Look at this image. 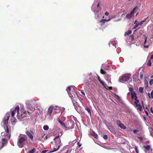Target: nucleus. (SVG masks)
<instances>
[{
    "label": "nucleus",
    "instance_id": "obj_40",
    "mask_svg": "<svg viewBox=\"0 0 153 153\" xmlns=\"http://www.w3.org/2000/svg\"><path fill=\"white\" fill-rule=\"evenodd\" d=\"M152 84H153V79H152L149 81V84L150 85H151Z\"/></svg>",
    "mask_w": 153,
    "mask_h": 153
},
{
    "label": "nucleus",
    "instance_id": "obj_10",
    "mask_svg": "<svg viewBox=\"0 0 153 153\" xmlns=\"http://www.w3.org/2000/svg\"><path fill=\"white\" fill-rule=\"evenodd\" d=\"M71 87H72V86H69L67 88V91L68 94L70 96H72L73 97V96L71 95V91L72 90Z\"/></svg>",
    "mask_w": 153,
    "mask_h": 153
},
{
    "label": "nucleus",
    "instance_id": "obj_38",
    "mask_svg": "<svg viewBox=\"0 0 153 153\" xmlns=\"http://www.w3.org/2000/svg\"><path fill=\"white\" fill-rule=\"evenodd\" d=\"M102 19H101L100 21V22L102 23L101 24V25H104V23H105V22H104V21H102Z\"/></svg>",
    "mask_w": 153,
    "mask_h": 153
},
{
    "label": "nucleus",
    "instance_id": "obj_39",
    "mask_svg": "<svg viewBox=\"0 0 153 153\" xmlns=\"http://www.w3.org/2000/svg\"><path fill=\"white\" fill-rule=\"evenodd\" d=\"M135 150L136 152V153H139L138 150V149L137 147L136 146H135Z\"/></svg>",
    "mask_w": 153,
    "mask_h": 153
},
{
    "label": "nucleus",
    "instance_id": "obj_15",
    "mask_svg": "<svg viewBox=\"0 0 153 153\" xmlns=\"http://www.w3.org/2000/svg\"><path fill=\"white\" fill-rule=\"evenodd\" d=\"M59 135L56 136V137H55V138H54L53 140H55V141H56V143H57V141H56V140H57V139H58V143H60L61 140H60V139H59Z\"/></svg>",
    "mask_w": 153,
    "mask_h": 153
},
{
    "label": "nucleus",
    "instance_id": "obj_36",
    "mask_svg": "<svg viewBox=\"0 0 153 153\" xmlns=\"http://www.w3.org/2000/svg\"><path fill=\"white\" fill-rule=\"evenodd\" d=\"M139 25H140L138 23L136 24V25L134 26V27H133V29H135L137 27H138Z\"/></svg>",
    "mask_w": 153,
    "mask_h": 153
},
{
    "label": "nucleus",
    "instance_id": "obj_22",
    "mask_svg": "<svg viewBox=\"0 0 153 153\" xmlns=\"http://www.w3.org/2000/svg\"><path fill=\"white\" fill-rule=\"evenodd\" d=\"M16 119L15 118H14V119H11V121L12 123V124L13 125H14L15 124V123H16Z\"/></svg>",
    "mask_w": 153,
    "mask_h": 153
},
{
    "label": "nucleus",
    "instance_id": "obj_1",
    "mask_svg": "<svg viewBox=\"0 0 153 153\" xmlns=\"http://www.w3.org/2000/svg\"><path fill=\"white\" fill-rule=\"evenodd\" d=\"M10 117V116L7 115L5 116L4 119L3 120V122L5 126H6V128L5 129V133L6 134V137H8L9 135L10 136V132L9 131V129L7 126V124L8 123V120Z\"/></svg>",
    "mask_w": 153,
    "mask_h": 153
},
{
    "label": "nucleus",
    "instance_id": "obj_31",
    "mask_svg": "<svg viewBox=\"0 0 153 153\" xmlns=\"http://www.w3.org/2000/svg\"><path fill=\"white\" fill-rule=\"evenodd\" d=\"M146 19H145L144 20L140 21L139 23H138L139 25H141L143 24V23L146 21Z\"/></svg>",
    "mask_w": 153,
    "mask_h": 153
},
{
    "label": "nucleus",
    "instance_id": "obj_45",
    "mask_svg": "<svg viewBox=\"0 0 153 153\" xmlns=\"http://www.w3.org/2000/svg\"><path fill=\"white\" fill-rule=\"evenodd\" d=\"M115 96L117 97V99H120V98L116 94H114Z\"/></svg>",
    "mask_w": 153,
    "mask_h": 153
},
{
    "label": "nucleus",
    "instance_id": "obj_34",
    "mask_svg": "<svg viewBox=\"0 0 153 153\" xmlns=\"http://www.w3.org/2000/svg\"><path fill=\"white\" fill-rule=\"evenodd\" d=\"M151 61L150 60H149L148 62V63H147V65L148 66H151Z\"/></svg>",
    "mask_w": 153,
    "mask_h": 153
},
{
    "label": "nucleus",
    "instance_id": "obj_32",
    "mask_svg": "<svg viewBox=\"0 0 153 153\" xmlns=\"http://www.w3.org/2000/svg\"><path fill=\"white\" fill-rule=\"evenodd\" d=\"M97 7L99 9L98 11H96V12L98 13H99V11L101 10V8H100V3H99L97 4Z\"/></svg>",
    "mask_w": 153,
    "mask_h": 153
},
{
    "label": "nucleus",
    "instance_id": "obj_17",
    "mask_svg": "<svg viewBox=\"0 0 153 153\" xmlns=\"http://www.w3.org/2000/svg\"><path fill=\"white\" fill-rule=\"evenodd\" d=\"M133 16V14L131 12L130 13L127 14L126 15V17L127 19H130Z\"/></svg>",
    "mask_w": 153,
    "mask_h": 153
},
{
    "label": "nucleus",
    "instance_id": "obj_18",
    "mask_svg": "<svg viewBox=\"0 0 153 153\" xmlns=\"http://www.w3.org/2000/svg\"><path fill=\"white\" fill-rule=\"evenodd\" d=\"M137 108V109L140 111H141L142 110V108L141 106V105L139 104L137 106H136Z\"/></svg>",
    "mask_w": 153,
    "mask_h": 153
},
{
    "label": "nucleus",
    "instance_id": "obj_42",
    "mask_svg": "<svg viewBox=\"0 0 153 153\" xmlns=\"http://www.w3.org/2000/svg\"><path fill=\"white\" fill-rule=\"evenodd\" d=\"M110 19H102V21H104V22H107L109 21L110 20Z\"/></svg>",
    "mask_w": 153,
    "mask_h": 153
},
{
    "label": "nucleus",
    "instance_id": "obj_61",
    "mask_svg": "<svg viewBox=\"0 0 153 153\" xmlns=\"http://www.w3.org/2000/svg\"><path fill=\"white\" fill-rule=\"evenodd\" d=\"M151 78H153V75L152 76H151Z\"/></svg>",
    "mask_w": 153,
    "mask_h": 153
},
{
    "label": "nucleus",
    "instance_id": "obj_6",
    "mask_svg": "<svg viewBox=\"0 0 153 153\" xmlns=\"http://www.w3.org/2000/svg\"><path fill=\"white\" fill-rule=\"evenodd\" d=\"M33 131H26L25 132L26 134L29 137V138L32 140L33 139Z\"/></svg>",
    "mask_w": 153,
    "mask_h": 153
},
{
    "label": "nucleus",
    "instance_id": "obj_3",
    "mask_svg": "<svg viewBox=\"0 0 153 153\" xmlns=\"http://www.w3.org/2000/svg\"><path fill=\"white\" fill-rule=\"evenodd\" d=\"M24 137H20L17 141V145L19 148H22L25 145V137H27L25 135H23Z\"/></svg>",
    "mask_w": 153,
    "mask_h": 153
},
{
    "label": "nucleus",
    "instance_id": "obj_57",
    "mask_svg": "<svg viewBox=\"0 0 153 153\" xmlns=\"http://www.w3.org/2000/svg\"><path fill=\"white\" fill-rule=\"evenodd\" d=\"M130 91L131 92H132V91H134L132 89V88H130Z\"/></svg>",
    "mask_w": 153,
    "mask_h": 153
},
{
    "label": "nucleus",
    "instance_id": "obj_14",
    "mask_svg": "<svg viewBox=\"0 0 153 153\" xmlns=\"http://www.w3.org/2000/svg\"><path fill=\"white\" fill-rule=\"evenodd\" d=\"M85 109L90 114V116L91 117L92 116V114H91V109L88 107L87 106H86L85 107Z\"/></svg>",
    "mask_w": 153,
    "mask_h": 153
},
{
    "label": "nucleus",
    "instance_id": "obj_21",
    "mask_svg": "<svg viewBox=\"0 0 153 153\" xmlns=\"http://www.w3.org/2000/svg\"><path fill=\"white\" fill-rule=\"evenodd\" d=\"M131 32L132 31L131 30H128L125 33V36L131 34Z\"/></svg>",
    "mask_w": 153,
    "mask_h": 153
},
{
    "label": "nucleus",
    "instance_id": "obj_54",
    "mask_svg": "<svg viewBox=\"0 0 153 153\" xmlns=\"http://www.w3.org/2000/svg\"><path fill=\"white\" fill-rule=\"evenodd\" d=\"M144 47L145 48H149V46L148 45H144Z\"/></svg>",
    "mask_w": 153,
    "mask_h": 153
},
{
    "label": "nucleus",
    "instance_id": "obj_43",
    "mask_svg": "<svg viewBox=\"0 0 153 153\" xmlns=\"http://www.w3.org/2000/svg\"><path fill=\"white\" fill-rule=\"evenodd\" d=\"M138 131V130L136 129L134 130L133 131V132L134 133H136Z\"/></svg>",
    "mask_w": 153,
    "mask_h": 153
},
{
    "label": "nucleus",
    "instance_id": "obj_29",
    "mask_svg": "<svg viewBox=\"0 0 153 153\" xmlns=\"http://www.w3.org/2000/svg\"><path fill=\"white\" fill-rule=\"evenodd\" d=\"M43 129L45 130H47L49 129V127L47 125H45L43 127Z\"/></svg>",
    "mask_w": 153,
    "mask_h": 153
},
{
    "label": "nucleus",
    "instance_id": "obj_52",
    "mask_svg": "<svg viewBox=\"0 0 153 153\" xmlns=\"http://www.w3.org/2000/svg\"><path fill=\"white\" fill-rule=\"evenodd\" d=\"M145 111L147 115L148 116L149 115V113L148 111L146 110H145Z\"/></svg>",
    "mask_w": 153,
    "mask_h": 153
},
{
    "label": "nucleus",
    "instance_id": "obj_35",
    "mask_svg": "<svg viewBox=\"0 0 153 153\" xmlns=\"http://www.w3.org/2000/svg\"><path fill=\"white\" fill-rule=\"evenodd\" d=\"M27 117V116H26L25 115V114L24 113H23V114H22L21 115V117L22 118L23 117ZM21 120H23L22 119V118L21 119Z\"/></svg>",
    "mask_w": 153,
    "mask_h": 153
},
{
    "label": "nucleus",
    "instance_id": "obj_47",
    "mask_svg": "<svg viewBox=\"0 0 153 153\" xmlns=\"http://www.w3.org/2000/svg\"><path fill=\"white\" fill-rule=\"evenodd\" d=\"M77 144L78 146V147H80L81 146V144H80L79 142L77 143Z\"/></svg>",
    "mask_w": 153,
    "mask_h": 153
},
{
    "label": "nucleus",
    "instance_id": "obj_53",
    "mask_svg": "<svg viewBox=\"0 0 153 153\" xmlns=\"http://www.w3.org/2000/svg\"><path fill=\"white\" fill-rule=\"evenodd\" d=\"M112 88H113L111 86L108 87V89H109L110 90H112Z\"/></svg>",
    "mask_w": 153,
    "mask_h": 153
},
{
    "label": "nucleus",
    "instance_id": "obj_4",
    "mask_svg": "<svg viewBox=\"0 0 153 153\" xmlns=\"http://www.w3.org/2000/svg\"><path fill=\"white\" fill-rule=\"evenodd\" d=\"M130 77V75L126 74L120 77L119 81L120 82H124L128 80Z\"/></svg>",
    "mask_w": 153,
    "mask_h": 153
},
{
    "label": "nucleus",
    "instance_id": "obj_24",
    "mask_svg": "<svg viewBox=\"0 0 153 153\" xmlns=\"http://www.w3.org/2000/svg\"><path fill=\"white\" fill-rule=\"evenodd\" d=\"M36 151V149L34 148H33L32 150H30L28 153H34Z\"/></svg>",
    "mask_w": 153,
    "mask_h": 153
},
{
    "label": "nucleus",
    "instance_id": "obj_33",
    "mask_svg": "<svg viewBox=\"0 0 153 153\" xmlns=\"http://www.w3.org/2000/svg\"><path fill=\"white\" fill-rule=\"evenodd\" d=\"M122 123L121 122L120 120H117V124L119 126Z\"/></svg>",
    "mask_w": 153,
    "mask_h": 153
},
{
    "label": "nucleus",
    "instance_id": "obj_41",
    "mask_svg": "<svg viewBox=\"0 0 153 153\" xmlns=\"http://www.w3.org/2000/svg\"><path fill=\"white\" fill-rule=\"evenodd\" d=\"M103 138L105 139V140H106V139H107L108 138V136H107V135L106 134H105L104 135V136H103Z\"/></svg>",
    "mask_w": 153,
    "mask_h": 153
},
{
    "label": "nucleus",
    "instance_id": "obj_26",
    "mask_svg": "<svg viewBox=\"0 0 153 153\" xmlns=\"http://www.w3.org/2000/svg\"><path fill=\"white\" fill-rule=\"evenodd\" d=\"M100 73L102 74L103 75H105L106 74V72L102 69H101L100 70Z\"/></svg>",
    "mask_w": 153,
    "mask_h": 153
},
{
    "label": "nucleus",
    "instance_id": "obj_20",
    "mask_svg": "<svg viewBox=\"0 0 153 153\" xmlns=\"http://www.w3.org/2000/svg\"><path fill=\"white\" fill-rule=\"evenodd\" d=\"M138 7L137 6L135 7L131 11V13L133 14H134L135 13L136 11V9L138 8Z\"/></svg>",
    "mask_w": 153,
    "mask_h": 153
},
{
    "label": "nucleus",
    "instance_id": "obj_50",
    "mask_svg": "<svg viewBox=\"0 0 153 153\" xmlns=\"http://www.w3.org/2000/svg\"><path fill=\"white\" fill-rule=\"evenodd\" d=\"M105 14L106 16H108L109 15V13L106 11L105 13Z\"/></svg>",
    "mask_w": 153,
    "mask_h": 153
},
{
    "label": "nucleus",
    "instance_id": "obj_56",
    "mask_svg": "<svg viewBox=\"0 0 153 153\" xmlns=\"http://www.w3.org/2000/svg\"><path fill=\"white\" fill-rule=\"evenodd\" d=\"M137 20H135L134 22V24H137L136 22H137Z\"/></svg>",
    "mask_w": 153,
    "mask_h": 153
},
{
    "label": "nucleus",
    "instance_id": "obj_25",
    "mask_svg": "<svg viewBox=\"0 0 153 153\" xmlns=\"http://www.w3.org/2000/svg\"><path fill=\"white\" fill-rule=\"evenodd\" d=\"M135 101L134 102V104H135L136 106H137L138 104V103L139 102V101L137 100V99H134Z\"/></svg>",
    "mask_w": 153,
    "mask_h": 153
},
{
    "label": "nucleus",
    "instance_id": "obj_13",
    "mask_svg": "<svg viewBox=\"0 0 153 153\" xmlns=\"http://www.w3.org/2000/svg\"><path fill=\"white\" fill-rule=\"evenodd\" d=\"M108 129L112 132L114 134H115L116 133V131L115 129L113 128L112 126H109L108 127Z\"/></svg>",
    "mask_w": 153,
    "mask_h": 153
},
{
    "label": "nucleus",
    "instance_id": "obj_48",
    "mask_svg": "<svg viewBox=\"0 0 153 153\" xmlns=\"http://www.w3.org/2000/svg\"><path fill=\"white\" fill-rule=\"evenodd\" d=\"M47 150H45L42 151L41 153H46L47 152H48Z\"/></svg>",
    "mask_w": 153,
    "mask_h": 153
},
{
    "label": "nucleus",
    "instance_id": "obj_46",
    "mask_svg": "<svg viewBox=\"0 0 153 153\" xmlns=\"http://www.w3.org/2000/svg\"><path fill=\"white\" fill-rule=\"evenodd\" d=\"M143 74H141L140 75V78L141 79H142V78H143Z\"/></svg>",
    "mask_w": 153,
    "mask_h": 153
},
{
    "label": "nucleus",
    "instance_id": "obj_63",
    "mask_svg": "<svg viewBox=\"0 0 153 153\" xmlns=\"http://www.w3.org/2000/svg\"><path fill=\"white\" fill-rule=\"evenodd\" d=\"M148 17H147L146 18H148Z\"/></svg>",
    "mask_w": 153,
    "mask_h": 153
},
{
    "label": "nucleus",
    "instance_id": "obj_11",
    "mask_svg": "<svg viewBox=\"0 0 153 153\" xmlns=\"http://www.w3.org/2000/svg\"><path fill=\"white\" fill-rule=\"evenodd\" d=\"M97 79L99 81V82L103 86L105 87L106 89H108L106 87L105 85V84L104 83V82L103 81H102L100 79V78L99 76L98 75H97Z\"/></svg>",
    "mask_w": 153,
    "mask_h": 153
},
{
    "label": "nucleus",
    "instance_id": "obj_19",
    "mask_svg": "<svg viewBox=\"0 0 153 153\" xmlns=\"http://www.w3.org/2000/svg\"><path fill=\"white\" fill-rule=\"evenodd\" d=\"M119 127H120L121 128L124 129L126 128V127L122 123L120 124V125L119 126Z\"/></svg>",
    "mask_w": 153,
    "mask_h": 153
},
{
    "label": "nucleus",
    "instance_id": "obj_37",
    "mask_svg": "<svg viewBox=\"0 0 153 153\" xmlns=\"http://www.w3.org/2000/svg\"><path fill=\"white\" fill-rule=\"evenodd\" d=\"M143 36H145V40L144 42V44H145L147 42V37L145 36V35H143Z\"/></svg>",
    "mask_w": 153,
    "mask_h": 153
},
{
    "label": "nucleus",
    "instance_id": "obj_12",
    "mask_svg": "<svg viewBox=\"0 0 153 153\" xmlns=\"http://www.w3.org/2000/svg\"><path fill=\"white\" fill-rule=\"evenodd\" d=\"M57 121L58 122L61 124V125L63 126H64L65 128H67V127L65 126L64 123L62 121L59 119V118H58L57 119Z\"/></svg>",
    "mask_w": 153,
    "mask_h": 153
},
{
    "label": "nucleus",
    "instance_id": "obj_5",
    "mask_svg": "<svg viewBox=\"0 0 153 153\" xmlns=\"http://www.w3.org/2000/svg\"><path fill=\"white\" fill-rule=\"evenodd\" d=\"M20 110L19 107V106L17 105L16 106L15 108V110L12 111L11 113V116L12 117H13L14 116L15 113L16 111H17V115L19 114V111Z\"/></svg>",
    "mask_w": 153,
    "mask_h": 153
},
{
    "label": "nucleus",
    "instance_id": "obj_60",
    "mask_svg": "<svg viewBox=\"0 0 153 153\" xmlns=\"http://www.w3.org/2000/svg\"><path fill=\"white\" fill-rule=\"evenodd\" d=\"M27 112L28 113V114L29 115H30V113H29L28 111H27Z\"/></svg>",
    "mask_w": 153,
    "mask_h": 153
},
{
    "label": "nucleus",
    "instance_id": "obj_9",
    "mask_svg": "<svg viewBox=\"0 0 153 153\" xmlns=\"http://www.w3.org/2000/svg\"><path fill=\"white\" fill-rule=\"evenodd\" d=\"M131 97L132 99H137V94L135 91H132L131 93Z\"/></svg>",
    "mask_w": 153,
    "mask_h": 153
},
{
    "label": "nucleus",
    "instance_id": "obj_23",
    "mask_svg": "<svg viewBox=\"0 0 153 153\" xmlns=\"http://www.w3.org/2000/svg\"><path fill=\"white\" fill-rule=\"evenodd\" d=\"M148 82L147 80H145V88H146L148 86Z\"/></svg>",
    "mask_w": 153,
    "mask_h": 153
},
{
    "label": "nucleus",
    "instance_id": "obj_16",
    "mask_svg": "<svg viewBox=\"0 0 153 153\" xmlns=\"http://www.w3.org/2000/svg\"><path fill=\"white\" fill-rule=\"evenodd\" d=\"M148 95L150 98H153V90L151 91V94L149 93H148Z\"/></svg>",
    "mask_w": 153,
    "mask_h": 153
},
{
    "label": "nucleus",
    "instance_id": "obj_49",
    "mask_svg": "<svg viewBox=\"0 0 153 153\" xmlns=\"http://www.w3.org/2000/svg\"><path fill=\"white\" fill-rule=\"evenodd\" d=\"M142 105H143V107L144 109H147V110H148V109L147 107H145L144 106H143V102H142Z\"/></svg>",
    "mask_w": 153,
    "mask_h": 153
},
{
    "label": "nucleus",
    "instance_id": "obj_55",
    "mask_svg": "<svg viewBox=\"0 0 153 153\" xmlns=\"http://www.w3.org/2000/svg\"><path fill=\"white\" fill-rule=\"evenodd\" d=\"M81 93L83 94L84 95H85V94L84 93V92L83 91H81Z\"/></svg>",
    "mask_w": 153,
    "mask_h": 153
},
{
    "label": "nucleus",
    "instance_id": "obj_44",
    "mask_svg": "<svg viewBox=\"0 0 153 153\" xmlns=\"http://www.w3.org/2000/svg\"><path fill=\"white\" fill-rule=\"evenodd\" d=\"M131 38L132 39V41H133L134 40V36L133 35H132L131 36Z\"/></svg>",
    "mask_w": 153,
    "mask_h": 153
},
{
    "label": "nucleus",
    "instance_id": "obj_64",
    "mask_svg": "<svg viewBox=\"0 0 153 153\" xmlns=\"http://www.w3.org/2000/svg\"><path fill=\"white\" fill-rule=\"evenodd\" d=\"M137 15H138V13H137Z\"/></svg>",
    "mask_w": 153,
    "mask_h": 153
},
{
    "label": "nucleus",
    "instance_id": "obj_7",
    "mask_svg": "<svg viewBox=\"0 0 153 153\" xmlns=\"http://www.w3.org/2000/svg\"><path fill=\"white\" fill-rule=\"evenodd\" d=\"M53 107L52 106H50L49 107L48 109V111L47 112V114L51 116V114L53 111Z\"/></svg>",
    "mask_w": 153,
    "mask_h": 153
},
{
    "label": "nucleus",
    "instance_id": "obj_28",
    "mask_svg": "<svg viewBox=\"0 0 153 153\" xmlns=\"http://www.w3.org/2000/svg\"><path fill=\"white\" fill-rule=\"evenodd\" d=\"M143 87H140L139 88V91L141 93H143Z\"/></svg>",
    "mask_w": 153,
    "mask_h": 153
},
{
    "label": "nucleus",
    "instance_id": "obj_62",
    "mask_svg": "<svg viewBox=\"0 0 153 153\" xmlns=\"http://www.w3.org/2000/svg\"><path fill=\"white\" fill-rule=\"evenodd\" d=\"M139 28H138V29H137L135 31H136L137 30H138Z\"/></svg>",
    "mask_w": 153,
    "mask_h": 153
},
{
    "label": "nucleus",
    "instance_id": "obj_51",
    "mask_svg": "<svg viewBox=\"0 0 153 153\" xmlns=\"http://www.w3.org/2000/svg\"><path fill=\"white\" fill-rule=\"evenodd\" d=\"M138 138L140 140H142L143 139V138L141 137H138Z\"/></svg>",
    "mask_w": 153,
    "mask_h": 153
},
{
    "label": "nucleus",
    "instance_id": "obj_8",
    "mask_svg": "<svg viewBox=\"0 0 153 153\" xmlns=\"http://www.w3.org/2000/svg\"><path fill=\"white\" fill-rule=\"evenodd\" d=\"M60 147V146L59 145H56V146H55L53 147V151H51L49 152V153H52L55 152H56L59 149Z\"/></svg>",
    "mask_w": 153,
    "mask_h": 153
},
{
    "label": "nucleus",
    "instance_id": "obj_27",
    "mask_svg": "<svg viewBox=\"0 0 153 153\" xmlns=\"http://www.w3.org/2000/svg\"><path fill=\"white\" fill-rule=\"evenodd\" d=\"M144 148L148 150H149L150 149V146L149 145H148L146 146H145Z\"/></svg>",
    "mask_w": 153,
    "mask_h": 153
},
{
    "label": "nucleus",
    "instance_id": "obj_30",
    "mask_svg": "<svg viewBox=\"0 0 153 153\" xmlns=\"http://www.w3.org/2000/svg\"><path fill=\"white\" fill-rule=\"evenodd\" d=\"M92 135L96 139H97L98 138V135L95 132L93 133Z\"/></svg>",
    "mask_w": 153,
    "mask_h": 153
},
{
    "label": "nucleus",
    "instance_id": "obj_2",
    "mask_svg": "<svg viewBox=\"0 0 153 153\" xmlns=\"http://www.w3.org/2000/svg\"><path fill=\"white\" fill-rule=\"evenodd\" d=\"M1 139H2L1 141L0 142V149H1L7 143V139L8 138L9 139L10 137L9 136L8 137H6V134L5 132H2L1 133Z\"/></svg>",
    "mask_w": 153,
    "mask_h": 153
},
{
    "label": "nucleus",
    "instance_id": "obj_58",
    "mask_svg": "<svg viewBox=\"0 0 153 153\" xmlns=\"http://www.w3.org/2000/svg\"><path fill=\"white\" fill-rule=\"evenodd\" d=\"M151 111L152 112V113L153 114V110H152V108H151Z\"/></svg>",
    "mask_w": 153,
    "mask_h": 153
},
{
    "label": "nucleus",
    "instance_id": "obj_59",
    "mask_svg": "<svg viewBox=\"0 0 153 153\" xmlns=\"http://www.w3.org/2000/svg\"><path fill=\"white\" fill-rule=\"evenodd\" d=\"M150 59H153V55H152L151 56Z\"/></svg>",
    "mask_w": 153,
    "mask_h": 153
}]
</instances>
